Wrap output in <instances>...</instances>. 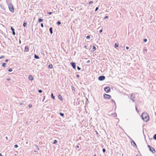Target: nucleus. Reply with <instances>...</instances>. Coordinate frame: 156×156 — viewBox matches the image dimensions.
Wrapping results in <instances>:
<instances>
[{"instance_id": "0eeeda50", "label": "nucleus", "mask_w": 156, "mask_h": 156, "mask_svg": "<svg viewBox=\"0 0 156 156\" xmlns=\"http://www.w3.org/2000/svg\"><path fill=\"white\" fill-rule=\"evenodd\" d=\"M72 66L73 67V68L75 69H76V64L74 62H72L71 63Z\"/></svg>"}, {"instance_id": "864d4df0", "label": "nucleus", "mask_w": 156, "mask_h": 156, "mask_svg": "<svg viewBox=\"0 0 156 156\" xmlns=\"http://www.w3.org/2000/svg\"><path fill=\"white\" fill-rule=\"evenodd\" d=\"M77 77H79V76L78 75H77Z\"/></svg>"}, {"instance_id": "ddd939ff", "label": "nucleus", "mask_w": 156, "mask_h": 156, "mask_svg": "<svg viewBox=\"0 0 156 156\" xmlns=\"http://www.w3.org/2000/svg\"><path fill=\"white\" fill-rule=\"evenodd\" d=\"M43 21V20L41 18H39L38 20V22H42Z\"/></svg>"}, {"instance_id": "de8ad7c7", "label": "nucleus", "mask_w": 156, "mask_h": 156, "mask_svg": "<svg viewBox=\"0 0 156 156\" xmlns=\"http://www.w3.org/2000/svg\"><path fill=\"white\" fill-rule=\"evenodd\" d=\"M90 62V60H88V61H87V63H89V62Z\"/></svg>"}, {"instance_id": "aec40b11", "label": "nucleus", "mask_w": 156, "mask_h": 156, "mask_svg": "<svg viewBox=\"0 0 156 156\" xmlns=\"http://www.w3.org/2000/svg\"><path fill=\"white\" fill-rule=\"evenodd\" d=\"M57 140H54V144H57Z\"/></svg>"}, {"instance_id": "49530a36", "label": "nucleus", "mask_w": 156, "mask_h": 156, "mask_svg": "<svg viewBox=\"0 0 156 156\" xmlns=\"http://www.w3.org/2000/svg\"><path fill=\"white\" fill-rule=\"evenodd\" d=\"M84 47L85 48H86L87 47V45H85L84 46Z\"/></svg>"}, {"instance_id": "6e6552de", "label": "nucleus", "mask_w": 156, "mask_h": 156, "mask_svg": "<svg viewBox=\"0 0 156 156\" xmlns=\"http://www.w3.org/2000/svg\"><path fill=\"white\" fill-rule=\"evenodd\" d=\"M28 78L30 80H32L34 79L33 77L31 75H29L28 77Z\"/></svg>"}, {"instance_id": "4be33fe9", "label": "nucleus", "mask_w": 156, "mask_h": 156, "mask_svg": "<svg viewBox=\"0 0 156 156\" xmlns=\"http://www.w3.org/2000/svg\"><path fill=\"white\" fill-rule=\"evenodd\" d=\"M59 114H60V115H61L62 116H64V114H63V113H59Z\"/></svg>"}, {"instance_id": "b1692460", "label": "nucleus", "mask_w": 156, "mask_h": 156, "mask_svg": "<svg viewBox=\"0 0 156 156\" xmlns=\"http://www.w3.org/2000/svg\"><path fill=\"white\" fill-rule=\"evenodd\" d=\"M18 147V146L17 144H16L14 145V147L15 148H16Z\"/></svg>"}, {"instance_id": "13d9d810", "label": "nucleus", "mask_w": 156, "mask_h": 156, "mask_svg": "<svg viewBox=\"0 0 156 156\" xmlns=\"http://www.w3.org/2000/svg\"><path fill=\"white\" fill-rule=\"evenodd\" d=\"M20 42H21L20 41Z\"/></svg>"}, {"instance_id": "a19ab883", "label": "nucleus", "mask_w": 156, "mask_h": 156, "mask_svg": "<svg viewBox=\"0 0 156 156\" xmlns=\"http://www.w3.org/2000/svg\"><path fill=\"white\" fill-rule=\"evenodd\" d=\"M102 30H100L99 32L100 33H101L102 32Z\"/></svg>"}, {"instance_id": "ea45409f", "label": "nucleus", "mask_w": 156, "mask_h": 156, "mask_svg": "<svg viewBox=\"0 0 156 156\" xmlns=\"http://www.w3.org/2000/svg\"><path fill=\"white\" fill-rule=\"evenodd\" d=\"M136 111L138 112H139V111L138 110V109H137V107H136Z\"/></svg>"}, {"instance_id": "6ab92c4d", "label": "nucleus", "mask_w": 156, "mask_h": 156, "mask_svg": "<svg viewBox=\"0 0 156 156\" xmlns=\"http://www.w3.org/2000/svg\"><path fill=\"white\" fill-rule=\"evenodd\" d=\"M96 47H95L94 46H93V51H94L95 50H96Z\"/></svg>"}, {"instance_id": "1a4fd4ad", "label": "nucleus", "mask_w": 156, "mask_h": 156, "mask_svg": "<svg viewBox=\"0 0 156 156\" xmlns=\"http://www.w3.org/2000/svg\"><path fill=\"white\" fill-rule=\"evenodd\" d=\"M58 97L59 99H60L61 101H62L63 100V98L60 94H59L58 95Z\"/></svg>"}, {"instance_id": "9b49d317", "label": "nucleus", "mask_w": 156, "mask_h": 156, "mask_svg": "<svg viewBox=\"0 0 156 156\" xmlns=\"http://www.w3.org/2000/svg\"><path fill=\"white\" fill-rule=\"evenodd\" d=\"M49 30L50 31V33L52 34L53 33L52 28V27H50L49 29Z\"/></svg>"}, {"instance_id": "412c9836", "label": "nucleus", "mask_w": 156, "mask_h": 156, "mask_svg": "<svg viewBox=\"0 0 156 156\" xmlns=\"http://www.w3.org/2000/svg\"><path fill=\"white\" fill-rule=\"evenodd\" d=\"M87 39H89L90 38V37L89 36H87L86 37Z\"/></svg>"}, {"instance_id": "20e7f679", "label": "nucleus", "mask_w": 156, "mask_h": 156, "mask_svg": "<svg viewBox=\"0 0 156 156\" xmlns=\"http://www.w3.org/2000/svg\"><path fill=\"white\" fill-rule=\"evenodd\" d=\"M148 147L149 148L150 150L153 153H154L155 152V150L154 148L152 147L151 148L150 145H148Z\"/></svg>"}, {"instance_id": "dca6fc26", "label": "nucleus", "mask_w": 156, "mask_h": 156, "mask_svg": "<svg viewBox=\"0 0 156 156\" xmlns=\"http://www.w3.org/2000/svg\"><path fill=\"white\" fill-rule=\"evenodd\" d=\"M27 23L26 22H24L23 24V26L24 27H25L27 26Z\"/></svg>"}, {"instance_id": "cd10ccee", "label": "nucleus", "mask_w": 156, "mask_h": 156, "mask_svg": "<svg viewBox=\"0 0 156 156\" xmlns=\"http://www.w3.org/2000/svg\"><path fill=\"white\" fill-rule=\"evenodd\" d=\"M147 41V39L145 38L144 39V42H146Z\"/></svg>"}, {"instance_id": "a878e982", "label": "nucleus", "mask_w": 156, "mask_h": 156, "mask_svg": "<svg viewBox=\"0 0 156 156\" xmlns=\"http://www.w3.org/2000/svg\"><path fill=\"white\" fill-rule=\"evenodd\" d=\"M93 3V2L92 1H91L89 2V4H92Z\"/></svg>"}, {"instance_id": "f03ea898", "label": "nucleus", "mask_w": 156, "mask_h": 156, "mask_svg": "<svg viewBox=\"0 0 156 156\" xmlns=\"http://www.w3.org/2000/svg\"><path fill=\"white\" fill-rule=\"evenodd\" d=\"M9 10L12 12H13L14 10L13 5L12 4H10L9 5Z\"/></svg>"}, {"instance_id": "423d86ee", "label": "nucleus", "mask_w": 156, "mask_h": 156, "mask_svg": "<svg viewBox=\"0 0 156 156\" xmlns=\"http://www.w3.org/2000/svg\"><path fill=\"white\" fill-rule=\"evenodd\" d=\"M105 78V77L104 76H101L99 77L98 79L100 80H104Z\"/></svg>"}, {"instance_id": "6e6d98bb", "label": "nucleus", "mask_w": 156, "mask_h": 156, "mask_svg": "<svg viewBox=\"0 0 156 156\" xmlns=\"http://www.w3.org/2000/svg\"><path fill=\"white\" fill-rule=\"evenodd\" d=\"M132 96H133V95H131V97H132Z\"/></svg>"}, {"instance_id": "09e8293b", "label": "nucleus", "mask_w": 156, "mask_h": 156, "mask_svg": "<svg viewBox=\"0 0 156 156\" xmlns=\"http://www.w3.org/2000/svg\"><path fill=\"white\" fill-rule=\"evenodd\" d=\"M0 156H4L3 155H2L1 154H0Z\"/></svg>"}, {"instance_id": "bb28decb", "label": "nucleus", "mask_w": 156, "mask_h": 156, "mask_svg": "<svg viewBox=\"0 0 156 156\" xmlns=\"http://www.w3.org/2000/svg\"><path fill=\"white\" fill-rule=\"evenodd\" d=\"M11 30H12V32L14 31V28H12V27H11Z\"/></svg>"}, {"instance_id": "e433bc0d", "label": "nucleus", "mask_w": 156, "mask_h": 156, "mask_svg": "<svg viewBox=\"0 0 156 156\" xmlns=\"http://www.w3.org/2000/svg\"><path fill=\"white\" fill-rule=\"evenodd\" d=\"M41 26L42 27H44L43 24V23H41Z\"/></svg>"}, {"instance_id": "8fccbe9b", "label": "nucleus", "mask_w": 156, "mask_h": 156, "mask_svg": "<svg viewBox=\"0 0 156 156\" xmlns=\"http://www.w3.org/2000/svg\"><path fill=\"white\" fill-rule=\"evenodd\" d=\"M113 102H114V103H115V101L113 100H112Z\"/></svg>"}, {"instance_id": "603ef678", "label": "nucleus", "mask_w": 156, "mask_h": 156, "mask_svg": "<svg viewBox=\"0 0 156 156\" xmlns=\"http://www.w3.org/2000/svg\"><path fill=\"white\" fill-rule=\"evenodd\" d=\"M6 139L7 140H8V137L6 136Z\"/></svg>"}, {"instance_id": "4d7b16f0", "label": "nucleus", "mask_w": 156, "mask_h": 156, "mask_svg": "<svg viewBox=\"0 0 156 156\" xmlns=\"http://www.w3.org/2000/svg\"><path fill=\"white\" fill-rule=\"evenodd\" d=\"M94 156H96V154H95Z\"/></svg>"}, {"instance_id": "2eb2a0df", "label": "nucleus", "mask_w": 156, "mask_h": 156, "mask_svg": "<svg viewBox=\"0 0 156 156\" xmlns=\"http://www.w3.org/2000/svg\"><path fill=\"white\" fill-rule=\"evenodd\" d=\"M34 57L37 59H38L39 58L38 56L36 55L35 54L34 55Z\"/></svg>"}, {"instance_id": "f704fd0d", "label": "nucleus", "mask_w": 156, "mask_h": 156, "mask_svg": "<svg viewBox=\"0 0 156 156\" xmlns=\"http://www.w3.org/2000/svg\"><path fill=\"white\" fill-rule=\"evenodd\" d=\"M98 9V7H97L96 8V9H95V11H97Z\"/></svg>"}, {"instance_id": "5fc2aeb1", "label": "nucleus", "mask_w": 156, "mask_h": 156, "mask_svg": "<svg viewBox=\"0 0 156 156\" xmlns=\"http://www.w3.org/2000/svg\"><path fill=\"white\" fill-rule=\"evenodd\" d=\"M145 51H147V50L146 49H145Z\"/></svg>"}, {"instance_id": "72a5a7b5", "label": "nucleus", "mask_w": 156, "mask_h": 156, "mask_svg": "<svg viewBox=\"0 0 156 156\" xmlns=\"http://www.w3.org/2000/svg\"><path fill=\"white\" fill-rule=\"evenodd\" d=\"M77 69L78 70H80V68L79 66L77 67Z\"/></svg>"}, {"instance_id": "5701e85b", "label": "nucleus", "mask_w": 156, "mask_h": 156, "mask_svg": "<svg viewBox=\"0 0 156 156\" xmlns=\"http://www.w3.org/2000/svg\"><path fill=\"white\" fill-rule=\"evenodd\" d=\"M61 23V22H60V21H58L57 22V24L58 25H59Z\"/></svg>"}, {"instance_id": "3c124183", "label": "nucleus", "mask_w": 156, "mask_h": 156, "mask_svg": "<svg viewBox=\"0 0 156 156\" xmlns=\"http://www.w3.org/2000/svg\"><path fill=\"white\" fill-rule=\"evenodd\" d=\"M113 102H114V103H115V101L113 100H112Z\"/></svg>"}, {"instance_id": "a211bd4d", "label": "nucleus", "mask_w": 156, "mask_h": 156, "mask_svg": "<svg viewBox=\"0 0 156 156\" xmlns=\"http://www.w3.org/2000/svg\"><path fill=\"white\" fill-rule=\"evenodd\" d=\"M51 97L54 100L55 99V97L53 96V94H51Z\"/></svg>"}, {"instance_id": "4c0bfd02", "label": "nucleus", "mask_w": 156, "mask_h": 156, "mask_svg": "<svg viewBox=\"0 0 156 156\" xmlns=\"http://www.w3.org/2000/svg\"><path fill=\"white\" fill-rule=\"evenodd\" d=\"M4 58V56H1L0 57V59H2V58Z\"/></svg>"}, {"instance_id": "7ed1b4c3", "label": "nucleus", "mask_w": 156, "mask_h": 156, "mask_svg": "<svg viewBox=\"0 0 156 156\" xmlns=\"http://www.w3.org/2000/svg\"><path fill=\"white\" fill-rule=\"evenodd\" d=\"M104 98L105 99H110L111 97L110 95L107 94H105L104 95Z\"/></svg>"}, {"instance_id": "79ce46f5", "label": "nucleus", "mask_w": 156, "mask_h": 156, "mask_svg": "<svg viewBox=\"0 0 156 156\" xmlns=\"http://www.w3.org/2000/svg\"><path fill=\"white\" fill-rule=\"evenodd\" d=\"M7 80H10V79L9 78H8L7 79Z\"/></svg>"}, {"instance_id": "f8f14e48", "label": "nucleus", "mask_w": 156, "mask_h": 156, "mask_svg": "<svg viewBox=\"0 0 156 156\" xmlns=\"http://www.w3.org/2000/svg\"><path fill=\"white\" fill-rule=\"evenodd\" d=\"M48 67L49 68L51 69L52 68L53 66L51 64H50L48 65Z\"/></svg>"}, {"instance_id": "39448f33", "label": "nucleus", "mask_w": 156, "mask_h": 156, "mask_svg": "<svg viewBox=\"0 0 156 156\" xmlns=\"http://www.w3.org/2000/svg\"><path fill=\"white\" fill-rule=\"evenodd\" d=\"M105 90L107 93H108L110 91V88L109 87H105L104 89Z\"/></svg>"}, {"instance_id": "9d476101", "label": "nucleus", "mask_w": 156, "mask_h": 156, "mask_svg": "<svg viewBox=\"0 0 156 156\" xmlns=\"http://www.w3.org/2000/svg\"><path fill=\"white\" fill-rule=\"evenodd\" d=\"M25 49L26 51H29V48L27 46H26L25 48Z\"/></svg>"}, {"instance_id": "c756f323", "label": "nucleus", "mask_w": 156, "mask_h": 156, "mask_svg": "<svg viewBox=\"0 0 156 156\" xmlns=\"http://www.w3.org/2000/svg\"><path fill=\"white\" fill-rule=\"evenodd\" d=\"M38 92H39V93H41L42 92V91L41 90H38Z\"/></svg>"}, {"instance_id": "393cba45", "label": "nucleus", "mask_w": 156, "mask_h": 156, "mask_svg": "<svg viewBox=\"0 0 156 156\" xmlns=\"http://www.w3.org/2000/svg\"><path fill=\"white\" fill-rule=\"evenodd\" d=\"M154 138L155 140H156V134H155L154 136Z\"/></svg>"}, {"instance_id": "2f4dec72", "label": "nucleus", "mask_w": 156, "mask_h": 156, "mask_svg": "<svg viewBox=\"0 0 156 156\" xmlns=\"http://www.w3.org/2000/svg\"><path fill=\"white\" fill-rule=\"evenodd\" d=\"M102 151L103 152H105V149H103Z\"/></svg>"}, {"instance_id": "c9c22d12", "label": "nucleus", "mask_w": 156, "mask_h": 156, "mask_svg": "<svg viewBox=\"0 0 156 156\" xmlns=\"http://www.w3.org/2000/svg\"><path fill=\"white\" fill-rule=\"evenodd\" d=\"M52 12H49L48 13L49 15H51L52 14Z\"/></svg>"}, {"instance_id": "f3484780", "label": "nucleus", "mask_w": 156, "mask_h": 156, "mask_svg": "<svg viewBox=\"0 0 156 156\" xmlns=\"http://www.w3.org/2000/svg\"><path fill=\"white\" fill-rule=\"evenodd\" d=\"M6 64L5 63H3L2 66L4 67H5L6 66Z\"/></svg>"}, {"instance_id": "7c9ffc66", "label": "nucleus", "mask_w": 156, "mask_h": 156, "mask_svg": "<svg viewBox=\"0 0 156 156\" xmlns=\"http://www.w3.org/2000/svg\"><path fill=\"white\" fill-rule=\"evenodd\" d=\"M32 107V105H30L29 106V107L30 108Z\"/></svg>"}, {"instance_id": "c85d7f7f", "label": "nucleus", "mask_w": 156, "mask_h": 156, "mask_svg": "<svg viewBox=\"0 0 156 156\" xmlns=\"http://www.w3.org/2000/svg\"><path fill=\"white\" fill-rule=\"evenodd\" d=\"M12 69L11 68H10V69H9V72H11L12 71Z\"/></svg>"}, {"instance_id": "58836bf2", "label": "nucleus", "mask_w": 156, "mask_h": 156, "mask_svg": "<svg viewBox=\"0 0 156 156\" xmlns=\"http://www.w3.org/2000/svg\"><path fill=\"white\" fill-rule=\"evenodd\" d=\"M108 16H106L104 17V19H106L107 18H108Z\"/></svg>"}, {"instance_id": "4468645a", "label": "nucleus", "mask_w": 156, "mask_h": 156, "mask_svg": "<svg viewBox=\"0 0 156 156\" xmlns=\"http://www.w3.org/2000/svg\"><path fill=\"white\" fill-rule=\"evenodd\" d=\"M119 46V44L117 43H115V48H117Z\"/></svg>"}, {"instance_id": "c03bdc74", "label": "nucleus", "mask_w": 156, "mask_h": 156, "mask_svg": "<svg viewBox=\"0 0 156 156\" xmlns=\"http://www.w3.org/2000/svg\"><path fill=\"white\" fill-rule=\"evenodd\" d=\"M8 61V60L7 59H6L5 60V62H7Z\"/></svg>"}, {"instance_id": "37998d69", "label": "nucleus", "mask_w": 156, "mask_h": 156, "mask_svg": "<svg viewBox=\"0 0 156 156\" xmlns=\"http://www.w3.org/2000/svg\"><path fill=\"white\" fill-rule=\"evenodd\" d=\"M126 49H128L129 48L127 46V47H126Z\"/></svg>"}, {"instance_id": "a18cd8bd", "label": "nucleus", "mask_w": 156, "mask_h": 156, "mask_svg": "<svg viewBox=\"0 0 156 156\" xmlns=\"http://www.w3.org/2000/svg\"><path fill=\"white\" fill-rule=\"evenodd\" d=\"M76 147H77V148H79V146H78V145L76 146Z\"/></svg>"}, {"instance_id": "f257e3e1", "label": "nucleus", "mask_w": 156, "mask_h": 156, "mask_svg": "<svg viewBox=\"0 0 156 156\" xmlns=\"http://www.w3.org/2000/svg\"><path fill=\"white\" fill-rule=\"evenodd\" d=\"M142 117L143 120L145 122L148 121L150 119L149 116L146 112H144L142 113Z\"/></svg>"}, {"instance_id": "473e14b6", "label": "nucleus", "mask_w": 156, "mask_h": 156, "mask_svg": "<svg viewBox=\"0 0 156 156\" xmlns=\"http://www.w3.org/2000/svg\"><path fill=\"white\" fill-rule=\"evenodd\" d=\"M12 34L13 35H15V33L14 31L12 32Z\"/></svg>"}]
</instances>
